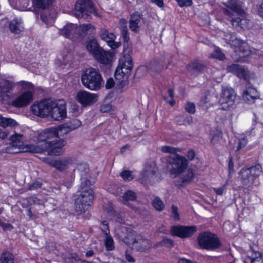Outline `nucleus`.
Listing matches in <instances>:
<instances>
[{
  "label": "nucleus",
  "mask_w": 263,
  "mask_h": 263,
  "mask_svg": "<svg viewBox=\"0 0 263 263\" xmlns=\"http://www.w3.org/2000/svg\"><path fill=\"white\" fill-rule=\"evenodd\" d=\"M81 79L83 85L92 91L99 90L104 85V80L100 71L93 67L86 69Z\"/></svg>",
  "instance_id": "obj_1"
},
{
  "label": "nucleus",
  "mask_w": 263,
  "mask_h": 263,
  "mask_svg": "<svg viewBox=\"0 0 263 263\" xmlns=\"http://www.w3.org/2000/svg\"><path fill=\"white\" fill-rule=\"evenodd\" d=\"M262 167L259 164L252 166L249 168H243L239 172L240 179L241 184L248 190L253 188V185H257L258 183V177L262 173Z\"/></svg>",
  "instance_id": "obj_2"
},
{
  "label": "nucleus",
  "mask_w": 263,
  "mask_h": 263,
  "mask_svg": "<svg viewBox=\"0 0 263 263\" xmlns=\"http://www.w3.org/2000/svg\"><path fill=\"white\" fill-rule=\"evenodd\" d=\"M66 142L63 139H59L46 142L44 144L30 146L33 153H43L48 151L51 155H60L63 153V147L66 145Z\"/></svg>",
  "instance_id": "obj_3"
},
{
  "label": "nucleus",
  "mask_w": 263,
  "mask_h": 263,
  "mask_svg": "<svg viewBox=\"0 0 263 263\" xmlns=\"http://www.w3.org/2000/svg\"><path fill=\"white\" fill-rule=\"evenodd\" d=\"M133 68L132 57L129 54H124L119 60V64L115 72L116 79L121 84L125 83Z\"/></svg>",
  "instance_id": "obj_4"
},
{
  "label": "nucleus",
  "mask_w": 263,
  "mask_h": 263,
  "mask_svg": "<svg viewBox=\"0 0 263 263\" xmlns=\"http://www.w3.org/2000/svg\"><path fill=\"white\" fill-rule=\"evenodd\" d=\"M94 199V192L91 189L83 190L74 202L75 212L78 214L85 213Z\"/></svg>",
  "instance_id": "obj_5"
},
{
  "label": "nucleus",
  "mask_w": 263,
  "mask_h": 263,
  "mask_svg": "<svg viewBox=\"0 0 263 263\" xmlns=\"http://www.w3.org/2000/svg\"><path fill=\"white\" fill-rule=\"evenodd\" d=\"M23 135L15 133L11 136L10 140V145L6 148V152L10 154H16L20 152L32 153L30 146H36V145L24 144L23 142Z\"/></svg>",
  "instance_id": "obj_6"
},
{
  "label": "nucleus",
  "mask_w": 263,
  "mask_h": 263,
  "mask_svg": "<svg viewBox=\"0 0 263 263\" xmlns=\"http://www.w3.org/2000/svg\"><path fill=\"white\" fill-rule=\"evenodd\" d=\"M93 14L99 16L91 0H78L74 7V16L78 18L87 19Z\"/></svg>",
  "instance_id": "obj_7"
},
{
  "label": "nucleus",
  "mask_w": 263,
  "mask_h": 263,
  "mask_svg": "<svg viewBox=\"0 0 263 263\" xmlns=\"http://www.w3.org/2000/svg\"><path fill=\"white\" fill-rule=\"evenodd\" d=\"M197 240L200 247L206 250H214L221 245L218 237L210 232L200 233L198 236Z\"/></svg>",
  "instance_id": "obj_8"
},
{
  "label": "nucleus",
  "mask_w": 263,
  "mask_h": 263,
  "mask_svg": "<svg viewBox=\"0 0 263 263\" xmlns=\"http://www.w3.org/2000/svg\"><path fill=\"white\" fill-rule=\"evenodd\" d=\"M167 162L172 166L170 173L174 175V177L183 172L188 166L187 160L179 155H170L167 158Z\"/></svg>",
  "instance_id": "obj_9"
},
{
  "label": "nucleus",
  "mask_w": 263,
  "mask_h": 263,
  "mask_svg": "<svg viewBox=\"0 0 263 263\" xmlns=\"http://www.w3.org/2000/svg\"><path fill=\"white\" fill-rule=\"evenodd\" d=\"M235 98L236 93L233 89L230 87L223 88L218 100L220 108L222 110L229 109L234 105Z\"/></svg>",
  "instance_id": "obj_10"
},
{
  "label": "nucleus",
  "mask_w": 263,
  "mask_h": 263,
  "mask_svg": "<svg viewBox=\"0 0 263 263\" xmlns=\"http://www.w3.org/2000/svg\"><path fill=\"white\" fill-rule=\"evenodd\" d=\"M51 111L49 115L55 120L60 121L64 119L67 115L66 103L63 100L52 101Z\"/></svg>",
  "instance_id": "obj_11"
},
{
  "label": "nucleus",
  "mask_w": 263,
  "mask_h": 263,
  "mask_svg": "<svg viewBox=\"0 0 263 263\" xmlns=\"http://www.w3.org/2000/svg\"><path fill=\"white\" fill-rule=\"evenodd\" d=\"M135 231H128L126 228L117 229L115 231V236L120 240L128 245L134 246L137 240V235Z\"/></svg>",
  "instance_id": "obj_12"
},
{
  "label": "nucleus",
  "mask_w": 263,
  "mask_h": 263,
  "mask_svg": "<svg viewBox=\"0 0 263 263\" xmlns=\"http://www.w3.org/2000/svg\"><path fill=\"white\" fill-rule=\"evenodd\" d=\"M52 100H43L39 102L34 103L31 106V110L33 114L42 117L49 115L51 111V106Z\"/></svg>",
  "instance_id": "obj_13"
},
{
  "label": "nucleus",
  "mask_w": 263,
  "mask_h": 263,
  "mask_svg": "<svg viewBox=\"0 0 263 263\" xmlns=\"http://www.w3.org/2000/svg\"><path fill=\"white\" fill-rule=\"evenodd\" d=\"M197 230L196 226H176L172 227V234L184 238L192 236Z\"/></svg>",
  "instance_id": "obj_14"
},
{
  "label": "nucleus",
  "mask_w": 263,
  "mask_h": 263,
  "mask_svg": "<svg viewBox=\"0 0 263 263\" xmlns=\"http://www.w3.org/2000/svg\"><path fill=\"white\" fill-rule=\"evenodd\" d=\"M32 88V85L30 84ZM34 90L25 91L12 102V105L17 108L24 107L27 106L32 100Z\"/></svg>",
  "instance_id": "obj_15"
},
{
  "label": "nucleus",
  "mask_w": 263,
  "mask_h": 263,
  "mask_svg": "<svg viewBox=\"0 0 263 263\" xmlns=\"http://www.w3.org/2000/svg\"><path fill=\"white\" fill-rule=\"evenodd\" d=\"M98 96L86 90H80L77 94L76 100L83 106L91 105L98 100Z\"/></svg>",
  "instance_id": "obj_16"
},
{
  "label": "nucleus",
  "mask_w": 263,
  "mask_h": 263,
  "mask_svg": "<svg viewBox=\"0 0 263 263\" xmlns=\"http://www.w3.org/2000/svg\"><path fill=\"white\" fill-rule=\"evenodd\" d=\"M224 14L229 17V20L234 28L241 29H248L251 26V22L250 20L245 18L246 14L243 16L233 17V14L229 10H224Z\"/></svg>",
  "instance_id": "obj_17"
},
{
  "label": "nucleus",
  "mask_w": 263,
  "mask_h": 263,
  "mask_svg": "<svg viewBox=\"0 0 263 263\" xmlns=\"http://www.w3.org/2000/svg\"><path fill=\"white\" fill-rule=\"evenodd\" d=\"M54 137H58L55 127H51L46 128L39 135L37 142L35 145H42L46 142H50L51 141H48V140Z\"/></svg>",
  "instance_id": "obj_18"
},
{
  "label": "nucleus",
  "mask_w": 263,
  "mask_h": 263,
  "mask_svg": "<svg viewBox=\"0 0 263 263\" xmlns=\"http://www.w3.org/2000/svg\"><path fill=\"white\" fill-rule=\"evenodd\" d=\"M99 35L101 39L105 41L112 49H116L119 47V44L115 41V35L109 32L106 29L101 28L99 32Z\"/></svg>",
  "instance_id": "obj_19"
},
{
  "label": "nucleus",
  "mask_w": 263,
  "mask_h": 263,
  "mask_svg": "<svg viewBox=\"0 0 263 263\" xmlns=\"http://www.w3.org/2000/svg\"><path fill=\"white\" fill-rule=\"evenodd\" d=\"M243 100L248 104H253L259 99V92L254 87H247L242 93Z\"/></svg>",
  "instance_id": "obj_20"
},
{
  "label": "nucleus",
  "mask_w": 263,
  "mask_h": 263,
  "mask_svg": "<svg viewBox=\"0 0 263 263\" xmlns=\"http://www.w3.org/2000/svg\"><path fill=\"white\" fill-rule=\"evenodd\" d=\"M227 71L231 72L240 78L247 80L248 76V71L246 70L243 66L239 64H233L227 67Z\"/></svg>",
  "instance_id": "obj_21"
},
{
  "label": "nucleus",
  "mask_w": 263,
  "mask_h": 263,
  "mask_svg": "<svg viewBox=\"0 0 263 263\" xmlns=\"http://www.w3.org/2000/svg\"><path fill=\"white\" fill-rule=\"evenodd\" d=\"M205 68L206 67L203 64L198 61H192L186 66L187 72L191 75L195 77L197 76L200 73L203 72Z\"/></svg>",
  "instance_id": "obj_22"
},
{
  "label": "nucleus",
  "mask_w": 263,
  "mask_h": 263,
  "mask_svg": "<svg viewBox=\"0 0 263 263\" xmlns=\"http://www.w3.org/2000/svg\"><path fill=\"white\" fill-rule=\"evenodd\" d=\"M78 26L74 24H68L61 30V33L66 37L73 39L79 37Z\"/></svg>",
  "instance_id": "obj_23"
},
{
  "label": "nucleus",
  "mask_w": 263,
  "mask_h": 263,
  "mask_svg": "<svg viewBox=\"0 0 263 263\" xmlns=\"http://www.w3.org/2000/svg\"><path fill=\"white\" fill-rule=\"evenodd\" d=\"M152 246L149 240L145 238L141 234H138L137 237V240L134 247L139 251L143 252L149 249Z\"/></svg>",
  "instance_id": "obj_24"
},
{
  "label": "nucleus",
  "mask_w": 263,
  "mask_h": 263,
  "mask_svg": "<svg viewBox=\"0 0 263 263\" xmlns=\"http://www.w3.org/2000/svg\"><path fill=\"white\" fill-rule=\"evenodd\" d=\"M72 161L70 157H62L53 161L51 165L59 171H63L68 168Z\"/></svg>",
  "instance_id": "obj_25"
},
{
  "label": "nucleus",
  "mask_w": 263,
  "mask_h": 263,
  "mask_svg": "<svg viewBox=\"0 0 263 263\" xmlns=\"http://www.w3.org/2000/svg\"><path fill=\"white\" fill-rule=\"evenodd\" d=\"M12 84L7 80H4L0 83V101H4L10 98L9 93L12 90Z\"/></svg>",
  "instance_id": "obj_26"
},
{
  "label": "nucleus",
  "mask_w": 263,
  "mask_h": 263,
  "mask_svg": "<svg viewBox=\"0 0 263 263\" xmlns=\"http://www.w3.org/2000/svg\"><path fill=\"white\" fill-rule=\"evenodd\" d=\"M225 5L237 15L243 16L246 14L242 9L241 3L237 0H229Z\"/></svg>",
  "instance_id": "obj_27"
},
{
  "label": "nucleus",
  "mask_w": 263,
  "mask_h": 263,
  "mask_svg": "<svg viewBox=\"0 0 263 263\" xmlns=\"http://www.w3.org/2000/svg\"><path fill=\"white\" fill-rule=\"evenodd\" d=\"M93 57L100 63L109 64L112 60V54L104 50L102 48L95 54Z\"/></svg>",
  "instance_id": "obj_28"
},
{
  "label": "nucleus",
  "mask_w": 263,
  "mask_h": 263,
  "mask_svg": "<svg viewBox=\"0 0 263 263\" xmlns=\"http://www.w3.org/2000/svg\"><path fill=\"white\" fill-rule=\"evenodd\" d=\"M9 30L11 33L18 34L24 30V26L22 20L20 18H14L9 23Z\"/></svg>",
  "instance_id": "obj_29"
},
{
  "label": "nucleus",
  "mask_w": 263,
  "mask_h": 263,
  "mask_svg": "<svg viewBox=\"0 0 263 263\" xmlns=\"http://www.w3.org/2000/svg\"><path fill=\"white\" fill-rule=\"evenodd\" d=\"M141 21V15L136 12L130 15L129 21V27L130 30L134 32H137L139 30V23Z\"/></svg>",
  "instance_id": "obj_30"
},
{
  "label": "nucleus",
  "mask_w": 263,
  "mask_h": 263,
  "mask_svg": "<svg viewBox=\"0 0 263 263\" xmlns=\"http://www.w3.org/2000/svg\"><path fill=\"white\" fill-rule=\"evenodd\" d=\"M95 27L91 24H82L78 26V36L84 37L88 34L93 33L95 30Z\"/></svg>",
  "instance_id": "obj_31"
},
{
  "label": "nucleus",
  "mask_w": 263,
  "mask_h": 263,
  "mask_svg": "<svg viewBox=\"0 0 263 263\" xmlns=\"http://www.w3.org/2000/svg\"><path fill=\"white\" fill-rule=\"evenodd\" d=\"M226 42L231 46L239 47L241 44L242 41L235 34L229 32L224 35Z\"/></svg>",
  "instance_id": "obj_32"
},
{
  "label": "nucleus",
  "mask_w": 263,
  "mask_h": 263,
  "mask_svg": "<svg viewBox=\"0 0 263 263\" xmlns=\"http://www.w3.org/2000/svg\"><path fill=\"white\" fill-rule=\"evenodd\" d=\"M181 182L183 183L188 184L194 178V175L192 169H186L179 175Z\"/></svg>",
  "instance_id": "obj_33"
},
{
  "label": "nucleus",
  "mask_w": 263,
  "mask_h": 263,
  "mask_svg": "<svg viewBox=\"0 0 263 263\" xmlns=\"http://www.w3.org/2000/svg\"><path fill=\"white\" fill-rule=\"evenodd\" d=\"M101 48L95 39H91L87 43L86 49L93 55L96 54Z\"/></svg>",
  "instance_id": "obj_34"
},
{
  "label": "nucleus",
  "mask_w": 263,
  "mask_h": 263,
  "mask_svg": "<svg viewBox=\"0 0 263 263\" xmlns=\"http://www.w3.org/2000/svg\"><path fill=\"white\" fill-rule=\"evenodd\" d=\"M53 2V0H32V5L36 8L46 9Z\"/></svg>",
  "instance_id": "obj_35"
},
{
  "label": "nucleus",
  "mask_w": 263,
  "mask_h": 263,
  "mask_svg": "<svg viewBox=\"0 0 263 263\" xmlns=\"http://www.w3.org/2000/svg\"><path fill=\"white\" fill-rule=\"evenodd\" d=\"M17 125V123L14 120L10 118H5L0 115V126L3 127L8 126L14 127Z\"/></svg>",
  "instance_id": "obj_36"
},
{
  "label": "nucleus",
  "mask_w": 263,
  "mask_h": 263,
  "mask_svg": "<svg viewBox=\"0 0 263 263\" xmlns=\"http://www.w3.org/2000/svg\"><path fill=\"white\" fill-rule=\"evenodd\" d=\"M249 258L251 263H263V254L260 252L252 251Z\"/></svg>",
  "instance_id": "obj_37"
},
{
  "label": "nucleus",
  "mask_w": 263,
  "mask_h": 263,
  "mask_svg": "<svg viewBox=\"0 0 263 263\" xmlns=\"http://www.w3.org/2000/svg\"><path fill=\"white\" fill-rule=\"evenodd\" d=\"M137 196L135 192L132 191L126 192L122 196V202L124 204L127 205L129 201H135Z\"/></svg>",
  "instance_id": "obj_38"
},
{
  "label": "nucleus",
  "mask_w": 263,
  "mask_h": 263,
  "mask_svg": "<svg viewBox=\"0 0 263 263\" xmlns=\"http://www.w3.org/2000/svg\"><path fill=\"white\" fill-rule=\"evenodd\" d=\"M1 263H14L13 255L8 251L3 252L0 258Z\"/></svg>",
  "instance_id": "obj_39"
},
{
  "label": "nucleus",
  "mask_w": 263,
  "mask_h": 263,
  "mask_svg": "<svg viewBox=\"0 0 263 263\" xmlns=\"http://www.w3.org/2000/svg\"><path fill=\"white\" fill-rule=\"evenodd\" d=\"M104 241L107 251H112L115 249L114 241L110 235L105 236Z\"/></svg>",
  "instance_id": "obj_40"
},
{
  "label": "nucleus",
  "mask_w": 263,
  "mask_h": 263,
  "mask_svg": "<svg viewBox=\"0 0 263 263\" xmlns=\"http://www.w3.org/2000/svg\"><path fill=\"white\" fill-rule=\"evenodd\" d=\"M55 127L58 134V137H62L64 135L68 134L71 132L66 123Z\"/></svg>",
  "instance_id": "obj_41"
},
{
  "label": "nucleus",
  "mask_w": 263,
  "mask_h": 263,
  "mask_svg": "<svg viewBox=\"0 0 263 263\" xmlns=\"http://www.w3.org/2000/svg\"><path fill=\"white\" fill-rule=\"evenodd\" d=\"M66 124L67 125L71 132L79 128L82 125L81 122L78 119L76 118L66 122Z\"/></svg>",
  "instance_id": "obj_42"
},
{
  "label": "nucleus",
  "mask_w": 263,
  "mask_h": 263,
  "mask_svg": "<svg viewBox=\"0 0 263 263\" xmlns=\"http://www.w3.org/2000/svg\"><path fill=\"white\" fill-rule=\"evenodd\" d=\"M154 208L157 211H161L165 207L163 202L158 197H156L152 202Z\"/></svg>",
  "instance_id": "obj_43"
},
{
  "label": "nucleus",
  "mask_w": 263,
  "mask_h": 263,
  "mask_svg": "<svg viewBox=\"0 0 263 263\" xmlns=\"http://www.w3.org/2000/svg\"><path fill=\"white\" fill-rule=\"evenodd\" d=\"M81 185L80 187L82 189L85 188V187H88L92 185L96 182V179L95 178L92 180L88 179L87 176H82L81 178Z\"/></svg>",
  "instance_id": "obj_44"
},
{
  "label": "nucleus",
  "mask_w": 263,
  "mask_h": 263,
  "mask_svg": "<svg viewBox=\"0 0 263 263\" xmlns=\"http://www.w3.org/2000/svg\"><path fill=\"white\" fill-rule=\"evenodd\" d=\"M77 170L79 172L81 176H86L89 172V167L85 163H80L77 165Z\"/></svg>",
  "instance_id": "obj_45"
},
{
  "label": "nucleus",
  "mask_w": 263,
  "mask_h": 263,
  "mask_svg": "<svg viewBox=\"0 0 263 263\" xmlns=\"http://www.w3.org/2000/svg\"><path fill=\"white\" fill-rule=\"evenodd\" d=\"M161 150L163 153H170L172 155H177L176 154V153L177 152L180 151L179 148H177L172 147L171 146H168V145L162 146L161 147Z\"/></svg>",
  "instance_id": "obj_46"
},
{
  "label": "nucleus",
  "mask_w": 263,
  "mask_h": 263,
  "mask_svg": "<svg viewBox=\"0 0 263 263\" xmlns=\"http://www.w3.org/2000/svg\"><path fill=\"white\" fill-rule=\"evenodd\" d=\"M120 176L125 181H130L134 178V175L132 171L125 170L120 173Z\"/></svg>",
  "instance_id": "obj_47"
},
{
  "label": "nucleus",
  "mask_w": 263,
  "mask_h": 263,
  "mask_svg": "<svg viewBox=\"0 0 263 263\" xmlns=\"http://www.w3.org/2000/svg\"><path fill=\"white\" fill-rule=\"evenodd\" d=\"M210 56L214 58L221 61H223L225 58L224 54L220 51L219 49H216L211 53Z\"/></svg>",
  "instance_id": "obj_48"
},
{
  "label": "nucleus",
  "mask_w": 263,
  "mask_h": 263,
  "mask_svg": "<svg viewBox=\"0 0 263 263\" xmlns=\"http://www.w3.org/2000/svg\"><path fill=\"white\" fill-rule=\"evenodd\" d=\"M180 7H190L192 5V0H175Z\"/></svg>",
  "instance_id": "obj_49"
},
{
  "label": "nucleus",
  "mask_w": 263,
  "mask_h": 263,
  "mask_svg": "<svg viewBox=\"0 0 263 263\" xmlns=\"http://www.w3.org/2000/svg\"><path fill=\"white\" fill-rule=\"evenodd\" d=\"M42 185V183L40 180H36L35 182L31 183L30 185H29L27 189L28 190H34L36 189H37L40 187H41Z\"/></svg>",
  "instance_id": "obj_50"
},
{
  "label": "nucleus",
  "mask_w": 263,
  "mask_h": 263,
  "mask_svg": "<svg viewBox=\"0 0 263 263\" xmlns=\"http://www.w3.org/2000/svg\"><path fill=\"white\" fill-rule=\"evenodd\" d=\"M160 245L167 248L172 247L174 246L173 241L171 239L164 238L161 242Z\"/></svg>",
  "instance_id": "obj_51"
},
{
  "label": "nucleus",
  "mask_w": 263,
  "mask_h": 263,
  "mask_svg": "<svg viewBox=\"0 0 263 263\" xmlns=\"http://www.w3.org/2000/svg\"><path fill=\"white\" fill-rule=\"evenodd\" d=\"M101 229L102 232L104 234L105 236L110 235L109 227L106 221H103L102 222Z\"/></svg>",
  "instance_id": "obj_52"
},
{
  "label": "nucleus",
  "mask_w": 263,
  "mask_h": 263,
  "mask_svg": "<svg viewBox=\"0 0 263 263\" xmlns=\"http://www.w3.org/2000/svg\"><path fill=\"white\" fill-rule=\"evenodd\" d=\"M185 108L186 111L190 114H194L195 112V106L193 103H187Z\"/></svg>",
  "instance_id": "obj_53"
},
{
  "label": "nucleus",
  "mask_w": 263,
  "mask_h": 263,
  "mask_svg": "<svg viewBox=\"0 0 263 263\" xmlns=\"http://www.w3.org/2000/svg\"><path fill=\"white\" fill-rule=\"evenodd\" d=\"M248 140L246 138H242L239 139L237 147V151H239L240 149L243 148L248 143Z\"/></svg>",
  "instance_id": "obj_54"
},
{
  "label": "nucleus",
  "mask_w": 263,
  "mask_h": 263,
  "mask_svg": "<svg viewBox=\"0 0 263 263\" xmlns=\"http://www.w3.org/2000/svg\"><path fill=\"white\" fill-rule=\"evenodd\" d=\"M122 35L124 39V41L127 42L129 39V37L128 33V29L127 26H124L123 28L122 29Z\"/></svg>",
  "instance_id": "obj_55"
},
{
  "label": "nucleus",
  "mask_w": 263,
  "mask_h": 263,
  "mask_svg": "<svg viewBox=\"0 0 263 263\" xmlns=\"http://www.w3.org/2000/svg\"><path fill=\"white\" fill-rule=\"evenodd\" d=\"M172 217L175 220H177L179 219V215L178 213V208L176 206L173 205L172 206Z\"/></svg>",
  "instance_id": "obj_56"
},
{
  "label": "nucleus",
  "mask_w": 263,
  "mask_h": 263,
  "mask_svg": "<svg viewBox=\"0 0 263 263\" xmlns=\"http://www.w3.org/2000/svg\"><path fill=\"white\" fill-rule=\"evenodd\" d=\"M226 185H223L219 188H213V190L218 195H222L226 190Z\"/></svg>",
  "instance_id": "obj_57"
},
{
  "label": "nucleus",
  "mask_w": 263,
  "mask_h": 263,
  "mask_svg": "<svg viewBox=\"0 0 263 263\" xmlns=\"http://www.w3.org/2000/svg\"><path fill=\"white\" fill-rule=\"evenodd\" d=\"M111 109V106L109 104H103L100 107V111L102 112H107Z\"/></svg>",
  "instance_id": "obj_58"
},
{
  "label": "nucleus",
  "mask_w": 263,
  "mask_h": 263,
  "mask_svg": "<svg viewBox=\"0 0 263 263\" xmlns=\"http://www.w3.org/2000/svg\"><path fill=\"white\" fill-rule=\"evenodd\" d=\"M228 165H229V175H230L231 173H232L234 172V162H233V158L232 157L229 158Z\"/></svg>",
  "instance_id": "obj_59"
},
{
  "label": "nucleus",
  "mask_w": 263,
  "mask_h": 263,
  "mask_svg": "<svg viewBox=\"0 0 263 263\" xmlns=\"http://www.w3.org/2000/svg\"><path fill=\"white\" fill-rule=\"evenodd\" d=\"M114 85V81L112 78H109L106 83L105 87L107 89H110Z\"/></svg>",
  "instance_id": "obj_60"
},
{
  "label": "nucleus",
  "mask_w": 263,
  "mask_h": 263,
  "mask_svg": "<svg viewBox=\"0 0 263 263\" xmlns=\"http://www.w3.org/2000/svg\"><path fill=\"white\" fill-rule=\"evenodd\" d=\"M125 257L127 261H128L129 262L134 263L135 262V259L128 252V251H126L125 252Z\"/></svg>",
  "instance_id": "obj_61"
},
{
  "label": "nucleus",
  "mask_w": 263,
  "mask_h": 263,
  "mask_svg": "<svg viewBox=\"0 0 263 263\" xmlns=\"http://www.w3.org/2000/svg\"><path fill=\"white\" fill-rule=\"evenodd\" d=\"M183 122V124L185 125H191L193 122L192 117L190 116L185 117L184 118Z\"/></svg>",
  "instance_id": "obj_62"
},
{
  "label": "nucleus",
  "mask_w": 263,
  "mask_h": 263,
  "mask_svg": "<svg viewBox=\"0 0 263 263\" xmlns=\"http://www.w3.org/2000/svg\"><path fill=\"white\" fill-rule=\"evenodd\" d=\"M186 156L189 160L192 161L193 160L195 156V152L193 150H190L188 151Z\"/></svg>",
  "instance_id": "obj_63"
},
{
  "label": "nucleus",
  "mask_w": 263,
  "mask_h": 263,
  "mask_svg": "<svg viewBox=\"0 0 263 263\" xmlns=\"http://www.w3.org/2000/svg\"><path fill=\"white\" fill-rule=\"evenodd\" d=\"M152 3L157 5L160 8H162L164 6L163 0H151Z\"/></svg>",
  "instance_id": "obj_64"
}]
</instances>
